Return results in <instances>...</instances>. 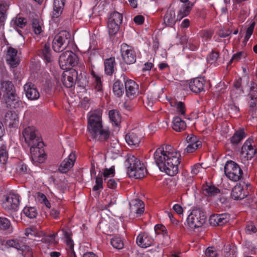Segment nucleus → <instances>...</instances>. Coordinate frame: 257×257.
I'll use <instances>...</instances> for the list:
<instances>
[{
  "mask_svg": "<svg viewBox=\"0 0 257 257\" xmlns=\"http://www.w3.org/2000/svg\"><path fill=\"white\" fill-rule=\"evenodd\" d=\"M246 136V134L243 129L236 131L232 137L230 138V142L234 145H237Z\"/></svg>",
  "mask_w": 257,
  "mask_h": 257,
  "instance_id": "obj_33",
  "label": "nucleus"
},
{
  "mask_svg": "<svg viewBox=\"0 0 257 257\" xmlns=\"http://www.w3.org/2000/svg\"><path fill=\"white\" fill-rule=\"evenodd\" d=\"M175 103L176 105V107L177 113L183 115L185 118L186 108L185 104L182 101L175 102Z\"/></svg>",
  "mask_w": 257,
  "mask_h": 257,
  "instance_id": "obj_51",
  "label": "nucleus"
},
{
  "mask_svg": "<svg viewBox=\"0 0 257 257\" xmlns=\"http://www.w3.org/2000/svg\"><path fill=\"white\" fill-rule=\"evenodd\" d=\"M204 82L202 78H195L189 83V88L193 92L199 93L204 89Z\"/></svg>",
  "mask_w": 257,
  "mask_h": 257,
  "instance_id": "obj_24",
  "label": "nucleus"
},
{
  "mask_svg": "<svg viewBox=\"0 0 257 257\" xmlns=\"http://www.w3.org/2000/svg\"><path fill=\"white\" fill-rule=\"evenodd\" d=\"M121 56L123 62L130 65L136 61V54L133 48L125 43H123L120 48Z\"/></svg>",
  "mask_w": 257,
  "mask_h": 257,
  "instance_id": "obj_9",
  "label": "nucleus"
},
{
  "mask_svg": "<svg viewBox=\"0 0 257 257\" xmlns=\"http://www.w3.org/2000/svg\"><path fill=\"white\" fill-rule=\"evenodd\" d=\"M18 50L12 47H8L7 48L6 60L7 63L12 67L18 66L20 63V60L17 57Z\"/></svg>",
  "mask_w": 257,
  "mask_h": 257,
  "instance_id": "obj_13",
  "label": "nucleus"
},
{
  "mask_svg": "<svg viewBox=\"0 0 257 257\" xmlns=\"http://www.w3.org/2000/svg\"><path fill=\"white\" fill-rule=\"evenodd\" d=\"M88 130L92 137L99 141H107L110 137V132L103 127L101 114L99 112H93L88 120Z\"/></svg>",
  "mask_w": 257,
  "mask_h": 257,
  "instance_id": "obj_2",
  "label": "nucleus"
},
{
  "mask_svg": "<svg viewBox=\"0 0 257 257\" xmlns=\"http://www.w3.org/2000/svg\"><path fill=\"white\" fill-rule=\"evenodd\" d=\"M219 53L218 52L212 51L207 56V62L210 64H213L217 61Z\"/></svg>",
  "mask_w": 257,
  "mask_h": 257,
  "instance_id": "obj_53",
  "label": "nucleus"
},
{
  "mask_svg": "<svg viewBox=\"0 0 257 257\" xmlns=\"http://www.w3.org/2000/svg\"><path fill=\"white\" fill-rule=\"evenodd\" d=\"M249 97L257 98V84L251 82L250 86V92L248 94Z\"/></svg>",
  "mask_w": 257,
  "mask_h": 257,
  "instance_id": "obj_57",
  "label": "nucleus"
},
{
  "mask_svg": "<svg viewBox=\"0 0 257 257\" xmlns=\"http://www.w3.org/2000/svg\"><path fill=\"white\" fill-rule=\"evenodd\" d=\"M186 124L185 122L179 116L174 117L173 120L172 127L176 132H180L185 129Z\"/></svg>",
  "mask_w": 257,
  "mask_h": 257,
  "instance_id": "obj_32",
  "label": "nucleus"
},
{
  "mask_svg": "<svg viewBox=\"0 0 257 257\" xmlns=\"http://www.w3.org/2000/svg\"><path fill=\"white\" fill-rule=\"evenodd\" d=\"M23 135L26 143L30 147L31 160L36 165L44 162L46 155L44 150V144L42 138L39 136L35 127L28 126L25 128Z\"/></svg>",
  "mask_w": 257,
  "mask_h": 257,
  "instance_id": "obj_1",
  "label": "nucleus"
},
{
  "mask_svg": "<svg viewBox=\"0 0 257 257\" xmlns=\"http://www.w3.org/2000/svg\"><path fill=\"white\" fill-rule=\"evenodd\" d=\"M100 174H102V176L103 177L104 182H105L109 178L113 177L115 174V171L114 167H111L109 169H104L102 172H99Z\"/></svg>",
  "mask_w": 257,
  "mask_h": 257,
  "instance_id": "obj_44",
  "label": "nucleus"
},
{
  "mask_svg": "<svg viewBox=\"0 0 257 257\" xmlns=\"http://www.w3.org/2000/svg\"><path fill=\"white\" fill-rule=\"evenodd\" d=\"M172 148L170 145H166L164 148L163 153L166 154L168 157L172 159V163H174V165L179 164L180 162L179 161L180 153L172 151Z\"/></svg>",
  "mask_w": 257,
  "mask_h": 257,
  "instance_id": "obj_30",
  "label": "nucleus"
},
{
  "mask_svg": "<svg viewBox=\"0 0 257 257\" xmlns=\"http://www.w3.org/2000/svg\"><path fill=\"white\" fill-rule=\"evenodd\" d=\"M201 146L202 142H198L197 144H188L185 149V152L188 153H193Z\"/></svg>",
  "mask_w": 257,
  "mask_h": 257,
  "instance_id": "obj_54",
  "label": "nucleus"
},
{
  "mask_svg": "<svg viewBox=\"0 0 257 257\" xmlns=\"http://www.w3.org/2000/svg\"><path fill=\"white\" fill-rule=\"evenodd\" d=\"M122 15L117 12H114L110 14L108 21L120 25L122 23Z\"/></svg>",
  "mask_w": 257,
  "mask_h": 257,
  "instance_id": "obj_42",
  "label": "nucleus"
},
{
  "mask_svg": "<svg viewBox=\"0 0 257 257\" xmlns=\"http://www.w3.org/2000/svg\"><path fill=\"white\" fill-rule=\"evenodd\" d=\"M108 114L110 120L113 122L115 125H118L121 122V116L119 111L116 109H112L109 111Z\"/></svg>",
  "mask_w": 257,
  "mask_h": 257,
  "instance_id": "obj_38",
  "label": "nucleus"
},
{
  "mask_svg": "<svg viewBox=\"0 0 257 257\" xmlns=\"http://www.w3.org/2000/svg\"><path fill=\"white\" fill-rule=\"evenodd\" d=\"M155 231L156 234H159L161 232L160 231H162L163 233V235H165V234L167 235V232L166 231V228L165 227L162 225V224H157L155 226Z\"/></svg>",
  "mask_w": 257,
  "mask_h": 257,
  "instance_id": "obj_62",
  "label": "nucleus"
},
{
  "mask_svg": "<svg viewBox=\"0 0 257 257\" xmlns=\"http://www.w3.org/2000/svg\"><path fill=\"white\" fill-rule=\"evenodd\" d=\"M75 160V155L73 153H71L68 158L65 159L61 163L59 167V171L62 173H66L68 172L73 166Z\"/></svg>",
  "mask_w": 257,
  "mask_h": 257,
  "instance_id": "obj_17",
  "label": "nucleus"
},
{
  "mask_svg": "<svg viewBox=\"0 0 257 257\" xmlns=\"http://www.w3.org/2000/svg\"><path fill=\"white\" fill-rule=\"evenodd\" d=\"M153 241V239L146 232L140 233L136 239L137 244L143 248H147L151 246Z\"/></svg>",
  "mask_w": 257,
  "mask_h": 257,
  "instance_id": "obj_18",
  "label": "nucleus"
},
{
  "mask_svg": "<svg viewBox=\"0 0 257 257\" xmlns=\"http://www.w3.org/2000/svg\"><path fill=\"white\" fill-rule=\"evenodd\" d=\"M186 141L188 144H197L198 142H201L193 135H189L186 138Z\"/></svg>",
  "mask_w": 257,
  "mask_h": 257,
  "instance_id": "obj_60",
  "label": "nucleus"
},
{
  "mask_svg": "<svg viewBox=\"0 0 257 257\" xmlns=\"http://www.w3.org/2000/svg\"><path fill=\"white\" fill-rule=\"evenodd\" d=\"M105 73L111 76L114 72V66L116 65L115 58L114 57L106 59L104 61Z\"/></svg>",
  "mask_w": 257,
  "mask_h": 257,
  "instance_id": "obj_31",
  "label": "nucleus"
},
{
  "mask_svg": "<svg viewBox=\"0 0 257 257\" xmlns=\"http://www.w3.org/2000/svg\"><path fill=\"white\" fill-rule=\"evenodd\" d=\"M40 55L47 63H51L53 61L52 51L49 43H45L40 51Z\"/></svg>",
  "mask_w": 257,
  "mask_h": 257,
  "instance_id": "obj_28",
  "label": "nucleus"
},
{
  "mask_svg": "<svg viewBox=\"0 0 257 257\" xmlns=\"http://www.w3.org/2000/svg\"><path fill=\"white\" fill-rule=\"evenodd\" d=\"M222 254L224 257H236V248L230 244H227L224 246Z\"/></svg>",
  "mask_w": 257,
  "mask_h": 257,
  "instance_id": "obj_36",
  "label": "nucleus"
},
{
  "mask_svg": "<svg viewBox=\"0 0 257 257\" xmlns=\"http://www.w3.org/2000/svg\"><path fill=\"white\" fill-rule=\"evenodd\" d=\"M7 5L0 4V28H3L7 18L6 11Z\"/></svg>",
  "mask_w": 257,
  "mask_h": 257,
  "instance_id": "obj_41",
  "label": "nucleus"
},
{
  "mask_svg": "<svg viewBox=\"0 0 257 257\" xmlns=\"http://www.w3.org/2000/svg\"><path fill=\"white\" fill-rule=\"evenodd\" d=\"M121 79L124 83L126 95L131 99L135 97L139 92V85L134 80L128 79L124 73L121 74Z\"/></svg>",
  "mask_w": 257,
  "mask_h": 257,
  "instance_id": "obj_10",
  "label": "nucleus"
},
{
  "mask_svg": "<svg viewBox=\"0 0 257 257\" xmlns=\"http://www.w3.org/2000/svg\"><path fill=\"white\" fill-rule=\"evenodd\" d=\"M220 190L214 185L206 184L202 186V193L208 197H214L219 194Z\"/></svg>",
  "mask_w": 257,
  "mask_h": 257,
  "instance_id": "obj_29",
  "label": "nucleus"
},
{
  "mask_svg": "<svg viewBox=\"0 0 257 257\" xmlns=\"http://www.w3.org/2000/svg\"><path fill=\"white\" fill-rule=\"evenodd\" d=\"M178 19L175 18V12L174 10L167 11L164 17L163 24L166 26L172 28Z\"/></svg>",
  "mask_w": 257,
  "mask_h": 257,
  "instance_id": "obj_26",
  "label": "nucleus"
},
{
  "mask_svg": "<svg viewBox=\"0 0 257 257\" xmlns=\"http://www.w3.org/2000/svg\"><path fill=\"white\" fill-rule=\"evenodd\" d=\"M245 231L246 234H251L256 232L257 228L252 222H248L245 226Z\"/></svg>",
  "mask_w": 257,
  "mask_h": 257,
  "instance_id": "obj_52",
  "label": "nucleus"
},
{
  "mask_svg": "<svg viewBox=\"0 0 257 257\" xmlns=\"http://www.w3.org/2000/svg\"><path fill=\"white\" fill-rule=\"evenodd\" d=\"M15 92H16V88L11 81L1 80L0 95L4 96Z\"/></svg>",
  "mask_w": 257,
  "mask_h": 257,
  "instance_id": "obj_20",
  "label": "nucleus"
},
{
  "mask_svg": "<svg viewBox=\"0 0 257 257\" xmlns=\"http://www.w3.org/2000/svg\"><path fill=\"white\" fill-rule=\"evenodd\" d=\"M65 0H53L52 18H58L62 14Z\"/></svg>",
  "mask_w": 257,
  "mask_h": 257,
  "instance_id": "obj_23",
  "label": "nucleus"
},
{
  "mask_svg": "<svg viewBox=\"0 0 257 257\" xmlns=\"http://www.w3.org/2000/svg\"><path fill=\"white\" fill-rule=\"evenodd\" d=\"M225 176L233 181H237L242 177L243 172L239 166L232 160L227 161L224 167Z\"/></svg>",
  "mask_w": 257,
  "mask_h": 257,
  "instance_id": "obj_6",
  "label": "nucleus"
},
{
  "mask_svg": "<svg viewBox=\"0 0 257 257\" xmlns=\"http://www.w3.org/2000/svg\"><path fill=\"white\" fill-rule=\"evenodd\" d=\"M229 219L228 213L214 214L210 216L209 222L211 225L221 226L227 223Z\"/></svg>",
  "mask_w": 257,
  "mask_h": 257,
  "instance_id": "obj_14",
  "label": "nucleus"
},
{
  "mask_svg": "<svg viewBox=\"0 0 257 257\" xmlns=\"http://www.w3.org/2000/svg\"><path fill=\"white\" fill-rule=\"evenodd\" d=\"M193 3H189L186 6H182L180 8L177 15V19L181 20L184 17H186L190 13L193 6Z\"/></svg>",
  "mask_w": 257,
  "mask_h": 257,
  "instance_id": "obj_34",
  "label": "nucleus"
},
{
  "mask_svg": "<svg viewBox=\"0 0 257 257\" xmlns=\"http://www.w3.org/2000/svg\"><path fill=\"white\" fill-rule=\"evenodd\" d=\"M164 152L163 147L158 148L154 153L155 163L162 172H165L169 176H173L178 172V165L172 163V159L168 157Z\"/></svg>",
  "mask_w": 257,
  "mask_h": 257,
  "instance_id": "obj_3",
  "label": "nucleus"
},
{
  "mask_svg": "<svg viewBox=\"0 0 257 257\" xmlns=\"http://www.w3.org/2000/svg\"><path fill=\"white\" fill-rule=\"evenodd\" d=\"M8 159V153L7 151V147L3 145L0 146V162L5 164Z\"/></svg>",
  "mask_w": 257,
  "mask_h": 257,
  "instance_id": "obj_50",
  "label": "nucleus"
},
{
  "mask_svg": "<svg viewBox=\"0 0 257 257\" xmlns=\"http://www.w3.org/2000/svg\"><path fill=\"white\" fill-rule=\"evenodd\" d=\"M74 81L75 84L77 83L79 87L86 89L85 87L88 82L85 78L83 77L81 72L78 73V72L77 71V76L75 77Z\"/></svg>",
  "mask_w": 257,
  "mask_h": 257,
  "instance_id": "obj_43",
  "label": "nucleus"
},
{
  "mask_svg": "<svg viewBox=\"0 0 257 257\" xmlns=\"http://www.w3.org/2000/svg\"><path fill=\"white\" fill-rule=\"evenodd\" d=\"M257 149H251L245 153L247 160H251L253 157H255Z\"/></svg>",
  "mask_w": 257,
  "mask_h": 257,
  "instance_id": "obj_64",
  "label": "nucleus"
},
{
  "mask_svg": "<svg viewBox=\"0 0 257 257\" xmlns=\"http://www.w3.org/2000/svg\"><path fill=\"white\" fill-rule=\"evenodd\" d=\"M0 229L3 230L13 231V227L10 221L7 218L0 217Z\"/></svg>",
  "mask_w": 257,
  "mask_h": 257,
  "instance_id": "obj_40",
  "label": "nucleus"
},
{
  "mask_svg": "<svg viewBox=\"0 0 257 257\" xmlns=\"http://www.w3.org/2000/svg\"><path fill=\"white\" fill-rule=\"evenodd\" d=\"M206 216L200 208L193 209L187 218L189 227L195 229L201 227L205 222Z\"/></svg>",
  "mask_w": 257,
  "mask_h": 257,
  "instance_id": "obj_5",
  "label": "nucleus"
},
{
  "mask_svg": "<svg viewBox=\"0 0 257 257\" xmlns=\"http://www.w3.org/2000/svg\"><path fill=\"white\" fill-rule=\"evenodd\" d=\"M130 206L132 211H134L137 214V217L141 216L144 212V203L139 199H133L130 202Z\"/></svg>",
  "mask_w": 257,
  "mask_h": 257,
  "instance_id": "obj_21",
  "label": "nucleus"
},
{
  "mask_svg": "<svg viewBox=\"0 0 257 257\" xmlns=\"http://www.w3.org/2000/svg\"><path fill=\"white\" fill-rule=\"evenodd\" d=\"M112 246L116 249H120L123 247V242L121 238L118 236H114L111 239L110 241Z\"/></svg>",
  "mask_w": 257,
  "mask_h": 257,
  "instance_id": "obj_47",
  "label": "nucleus"
},
{
  "mask_svg": "<svg viewBox=\"0 0 257 257\" xmlns=\"http://www.w3.org/2000/svg\"><path fill=\"white\" fill-rule=\"evenodd\" d=\"M32 27L36 35L40 34L42 32V26L43 25V22L39 19H33L32 21Z\"/></svg>",
  "mask_w": 257,
  "mask_h": 257,
  "instance_id": "obj_39",
  "label": "nucleus"
},
{
  "mask_svg": "<svg viewBox=\"0 0 257 257\" xmlns=\"http://www.w3.org/2000/svg\"><path fill=\"white\" fill-rule=\"evenodd\" d=\"M126 142L130 146H137L140 140L137 135L134 132H130L125 136Z\"/></svg>",
  "mask_w": 257,
  "mask_h": 257,
  "instance_id": "obj_35",
  "label": "nucleus"
},
{
  "mask_svg": "<svg viewBox=\"0 0 257 257\" xmlns=\"http://www.w3.org/2000/svg\"><path fill=\"white\" fill-rule=\"evenodd\" d=\"M248 192L244 190L243 186L237 184L232 189L231 196L234 200H242L247 196Z\"/></svg>",
  "mask_w": 257,
  "mask_h": 257,
  "instance_id": "obj_19",
  "label": "nucleus"
},
{
  "mask_svg": "<svg viewBox=\"0 0 257 257\" xmlns=\"http://www.w3.org/2000/svg\"><path fill=\"white\" fill-rule=\"evenodd\" d=\"M254 23H253L247 29L246 34L244 37L245 42H247L250 37L251 35H252L254 27Z\"/></svg>",
  "mask_w": 257,
  "mask_h": 257,
  "instance_id": "obj_59",
  "label": "nucleus"
},
{
  "mask_svg": "<svg viewBox=\"0 0 257 257\" xmlns=\"http://www.w3.org/2000/svg\"><path fill=\"white\" fill-rule=\"evenodd\" d=\"M121 79V75L119 78H115L112 86V91L115 95L118 97H121L124 93V89Z\"/></svg>",
  "mask_w": 257,
  "mask_h": 257,
  "instance_id": "obj_27",
  "label": "nucleus"
},
{
  "mask_svg": "<svg viewBox=\"0 0 257 257\" xmlns=\"http://www.w3.org/2000/svg\"><path fill=\"white\" fill-rule=\"evenodd\" d=\"M23 211L26 216L31 219L36 218L37 215V210L34 207H25Z\"/></svg>",
  "mask_w": 257,
  "mask_h": 257,
  "instance_id": "obj_46",
  "label": "nucleus"
},
{
  "mask_svg": "<svg viewBox=\"0 0 257 257\" xmlns=\"http://www.w3.org/2000/svg\"><path fill=\"white\" fill-rule=\"evenodd\" d=\"M252 143H253V140L251 139H248L246 140L241 147L240 151L241 154L243 155L247 151L253 148V146L251 144Z\"/></svg>",
  "mask_w": 257,
  "mask_h": 257,
  "instance_id": "obj_49",
  "label": "nucleus"
},
{
  "mask_svg": "<svg viewBox=\"0 0 257 257\" xmlns=\"http://www.w3.org/2000/svg\"><path fill=\"white\" fill-rule=\"evenodd\" d=\"M78 57L71 51H66L59 57V63L62 69H69L77 63Z\"/></svg>",
  "mask_w": 257,
  "mask_h": 257,
  "instance_id": "obj_8",
  "label": "nucleus"
},
{
  "mask_svg": "<svg viewBox=\"0 0 257 257\" xmlns=\"http://www.w3.org/2000/svg\"><path fill=\"white\" fill-rule=\"evenodd\" d=\"M242 79L240 78L235 80L233 83L234 87L238 91H239V94H241L244 93L243 90V86L242 85Z\"/></svg>",
  "mask_w": 257,
  "mask_h": 257,
  "instance_id": "obj_56",
  "label": "nucleus"
},
{
  "mask_svg": "<svg viewBox=\"0 0 257 257\" xmlns=\"http://www.w3.org/2000/svg\"><path fill=\"white\" fill-rule=\"evenodd\" d=\"M24 88L26 95L29 99L34 100L39 98V92L34 84L27 83L24 85Z\"/></svg>",
  "mask_w": 257,
  "mask_h": 257,
  "instance_id": "obj_16",
  "label": "nucleus"
},
{
  "mask_svg": "<svg viewBox=\"0 0 257 257\" xmlns=\"http://www.w3.org/2000/svg\"><path fill=\"white\" fill-rule=\"evenodd\" d=\"M4 122L11 127H15L19 122L17 113L12 110L8 111L4 116Z\"/></svg>",
  "mask_w": 257,
  "mask_h": 257,
  "instance_id": "obj_22",
  "label": "nucleus"
},
{
  "mask_svg": "<svg viewBox=\"0 0 257 257\" xmlns=\"http://www.w3.org/2000/svg\"><path fill=\"white\" fill-rule=\"evenodd\" d=\"M249 100H248L249 111L253 112L256 110L257 108V98L253 97H249Z\"/></svg>",
  "mask_w": 257,
  "mask_h": 257,
  "instance_id": "obj_55",
  "label": "nucleus"
},
{
  "mask_svg": "<svg viewBox=\"0 0 257 257\" xmlns=\"http://www.w3.org/2000/svg\"><path fill=\"white\" fill-rule=\"evenodd\" d=\"M125 166L127 167V174L130 177L141 179L145 177L146 172L145 167L140 160L134 156H127Z\"/></svg>",
  "mask_w": 257,
  "mask_h": 257,
  "instance_id": "obj_4",
  "label": "nucleus"
},
{
  "mask_svg": "<svg viewBox=\"0 0 257 257\" xmlns=\"http://www.w3.org/2000/svg\"><path fill=\"white\" fill-rule=\"evenodd\" d=\"M26 24V19L23 17L17 18L14 21L15 29L21 35H22L23 32L20 29H23Z\"/></svg>",
  "mask_w": 257,
  "mask_h": 257,
  "instance_id": "obj_37",
  "label": "nucleus"
},
{
  "mask_svg": "<svg viewBox=\"0 0 257 257\" xmlns=\"http://www.w3.org/2000/svg\"><path fill=\"white\" fill-rule=\"evenodd\" d=\"M119 24L113 23L109 21L107 22V28L108 34L110 36L115 35L119 29Z\"/></svg>",
  "mask_w": 257,
  "mask_h": 257,
  "instance_id": "obj_45",
  "label": "nucleus"
},
{
  "mask_svg": "<svg viewBox=\"0 0 257 257\" xmlns=\"http://www.w3.org/2000/svg\"><path fill=\"white\" fill-rule=\"evenodd\" d=\"M6 246L8 247H13L18 250L24 251L26 249L25 242L20 239H12L6 241Z\"/></svg>",
  "mask_w": 257,
  "mask_h": 257,
  "instance_id": "obj_25",
  "label": "nucleus"
},
{
  "mask_svg": "<svg viewBox=\"0 0 257 257\" xmlns=\"http://www.w3.org/2000/svg\"><path fill=\"white\" fill-rule=\"evenodd\" d=\"M93 76L95 78V90L97 91L101 92L102 90V85L100 77L95 74H94Z\"/></svg>",
  "mask_w": 257,
  "mask_h": 257,
  "instance_id": "obj_58",
  "label": "nucleus"
},
{
  "mask_svg": "<svg viewBox=\"0 0 257 257\" xmlns=\"http://www.w3.org/2000/svg\"><path fill=\"white\" fill-rule=\"evenodd\" d=\"M3 99L6 103L7 107L11 109L20 108L22 104V102L20 100L16 92L3 96Z\"/></svg>",
  "mask_w": 257,
  "mask_h": 257,
  "instance_id": "obj_11",
  "label": "nucleus"
},
{
  "mask_svg": "<svg viewBox=\"0 0 257 257\" xmlns=\"http://www.w3.org/2000/svg\"><path fill=\"white\" fill-rule=\"evenodd\" d=\"M243 54V52H239L233 54L231 59L228 62V65H231L233 62H236L239 60L241 59V57H242Z\"/></svg>",
  "mask_w": 257,
  "mask_h": 257,
  "instance_id": "obj_63",
  "label": "nucleus"
},
{
  "mask_svg": "<svg viewBox=\"0 0 257 257\" xmlns=\"http://www.w3.org/2000/svg\"><path fill=\"white\" fill-rule=\"evenodd\" d=\"M95 185L93 187V190L96 191L99 189L103 188V179L102 174H100V172L98 176L95 177Z\"/></svg>",
  "mask_w": 257,
  "mask_h": 257,
  "instance_id": "obj_48",
  "label": "nucleus"
},
{
  "mask_svg": "<svg viewBox=\"0 0 257 257\" xmlns=\"http://www.w3.org/2000/svg\"><path fill=\"white\" fill-rule=\"evenodd\" d=\"M205 254L208 257H216L217 252L213 247H208L205 251Z\"/></svg>",
  "mask_w": 257,
  "mask_h": 257,
  "instance_id": "obj_61",
  "label": "nucleus"
},
{
  "mask_svg": "<svg viewBox=\"0 0 257 257\" xmlns=\"http://www.w3.org/2000/svg\"><path fill=\"white\" fill-rule=\"evenodd\" d=\"M20 204V196L18 194H10L6 197L3 206L8 210H17Z\"/></svg>",
  "mask_w": 257,
  "mask_h": 257,
  "instance_id": "obj_12",
  "label": "nucleus"
},
{
  "mask_svg": "<svg viewBox=\"0 0 257 257\" xmlns=\"http://www.w3.org/2000/svg\"><path fill=\"white\" fill-rule=\"evenodd\" d=\"M70 37V33L66 31L59 33L53 41V50L56 52H60L65 50L69 44Z\"/></svg>",
  "mask_w": 257,
  "mask_h": 257,
  "instance_id": "obj_7",
  "label": "nucleus"
},
{
  "mask_svg": "<svg viewBox=\"0 0 257 257\" xmlns=\"http://www.w3.org/2000/svg\"><path fill=\"white\" fill-rule=\"evenodd\" d=\"M77 76V71L75 69H70L66 73H63L62 82L67 88L72 87L75 84V77Z\"/></svg>",
  "mask_w": 257,
  "mask_h": 257,
  "instance_id": "obj_15",
  "label": "nucleus"
}]
</instances>
